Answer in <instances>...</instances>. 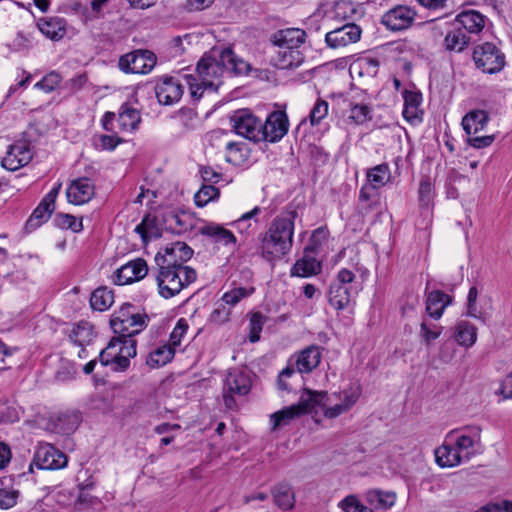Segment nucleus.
<instances>
[{"label": "nucleus", "instance_id": "f257e3e1", "mask_svg": "<svg viewBox=\"0 0 512 512\" xmlns=\"http://www.w3.org/2000/svg\"><path fill=\"white\" fill-rule=\"evenodd\" d=\"M247 67V63L236 59L234 52L228 48L221 51L219 59L211 54H205L197 64V76H185L191 97L194 100H199L205 92L217 91L222 84L221 78L225 70L240 74Z\"/></svg>", "mask_w": 512, "mask_h": 512}, {"label": "nucleus", "instance_id": "f03ea898", "mask_svg": "<svg viewBox=\"0 0 512 512\" xmlns=\"http://www.w3.org/2000/svg\"><path fill=\"white\" fill-rule=\"evenodd\" d=\"M294 210L284 211L270 223L267 231L261 235L260 254L269 261L280 260L289 254L293 247L295 219Z\"/></svg>", "mask_w": 512, "mask_h": 512}, {"label": "nucleus", "instance_id": "7ed1b4c3", "mask_svg": "<svg viewBox=\"0 0 512 512\" xmlns=\"http://www.w3.org/2000/svg\"><path fill=\"white\" fill-rule=\"evenodd\" d=\"M157 265L159 267L156 275L158 292L165 299L179 294L196 280V271L189 266H168L162 263Z\"/></svg>", "mask_w": 512, "mask_h": 512}, {"label": "nucleus", "instance_id": "20e7f679", "mask_svg": "<svg viewBox=\"0 0 512 512\" xmlns=\"http://www.w3.org/2000/svg\"><path fill=\"white\" fill-rule=\"evenodd\" d=\"M148 320L147 314L141 313L135 306L125 303L115 312L110 320V325L115 334L134 336L147 326Z\"/></svg>", "mask_w": 512, "mask_h": 512}, {"label": "nucleus", "instance_id": "39448f33", "mask_svg": "<svg viewBox=\"0 0 512 512\" xmlns=\"http://www.w3.org/2000/svg\"><path fill=\"white\" fill-rule=\"evenodd\" d=\"M251 389V379L248 374L238 369L227 372L223 384V400L228 409H234L236 402L234 395L244 396Z\"/></svg>", "mask_w": 512, "mask_h": 512}, {"label": "nucleus", "instance_id": "423d86ee", "mask_svg": "<svg viewBox=\"0 0 512 512\" xmlns=\"http://www.w3.org/2000/svg\"><path fill=\"white\" fill-rule=\"evenodd\" d=\"M121 132H134L141 122L139 110L124 103L121 105L118 116L113 112H106L102 119L103 128L107 131H114V121Z\"/></svg>", "mask_w": 512, "mask_h": 512}, {"label": "nucleus", "instance_id": "0eeeda50", "mask_svg": "<svg viewBox=\"0 0 512 512\" xmlns=\"http://www.w3.org/2000/svg\"><path fill=\"white\" fill-rule=\"evenodd\" d=\"M355 275L348 269H341L330 285L328 300L337 310H343L348 306L351 300V291L349 285L353 282Z\"/></svg>", "mask_w": 512, "mask_h": 512}, {"label": "nucleus", "instance_id": "6e6552de", "mask_svg": "<svg viewBox=\"0 0 512 512\" xmlns=\"http://www.w3.org/2000/svg\"><path fill=\"white\" fill-rule=\"evenodd\" d=\"M155 64V54L142 49L122 55L119 59V68L125 73L148 74Z\"/></svg>", "mask_w": 512, "mask_h": 512}, {"label": "nucleus", "instance_id": "1a4fd4ad", "mask_svg": "<svg viewBox=\"0 0 512 512\" xmlns=\"http://www.w3.org/2000/svg\"><path fill=\"white\" fill-rule=\"evenodd\" d=\"M230 123L236 134L248 140L260 142L261 120L249 110L235 111L230 116Z\"/></svg>", "mask_w": 512, "mask_h": 512}, {"label": "nucleus", "instance_id": "9d476101", "mask_svg": "<svg viewBox=\"0 0 512 512\" xmlns=\"http://www.w3.org/2000/svg\"><path fill=\"white\" fill-rule=\"evenodd\" d=\"M289 121L284 111H274L268 115L265 122H261L260 141L278 142L288 132Z\"/></svg>", "mask_w": 512, "mask_h": 512}, {"label": "nucleus", "instance_id": "9b49d317", "mask_svg": "<svg viewBox=\"0 0 512 512\" xmlns=\"http://www.w3.org/2000/svg\"><path fill=\"white\" fill-rule=\"evenodd\" d=\"M33 464L43 470H57L67 465V456L51 444L42 443L36 448Z\"/></svg>", "mask_w": 512, "mask_h": 512}, {"label": "nucleus", "instance_id": "f8f14e48", "mask_svg": "<svg viewBox=\"0 0 512 512\" xmlns=\"http://www.w3.org/2000/svg\"><path fill=\"white\" fill-rule=\"evenodd\" d=\"M362 30L354 23H347L336 28L325 35V43L330 49H341L350 44L358 42L361 38Z\"/></svg>", "mask_w": 512, "mask_h": 512}, {"label": "nucleus", "instance_id": "ddd939ff", "mask_svg": "<svg viewBox=\"0 0 512 512\" xmlns=\"http://www.w3.org/2000/svg\"><path fill=\"white\" fill-rule=\"evenodd\" d=\"M193 255V250L184 242H174L167 245L163 249V253L158 252L155 261L156 263H162L168 266H185Z\"/></svg>", "mask_w": 512, "mask_h": 512}, {"label": "nucleus", "instance_id": "4468645a", "mask_svg": "<svg viewBox=\"0 0 512 512\" xmlns=\"http://www.w3.org/2000/svg\"><path fill=\"white\" fill-rule=\"evenodd\" d=\"M148 267L143 259L132 260L120 268L113 274V282L117 285H127L135 281H139L147 275Z\"/></svg>", "mask_w": 512, "mask_h": 512}, {"label": "nucleus", "instance_id": "2eb2a0df", "mask_svg": "<svg viewBox=\"0 0 512 512\" xmlns=\"http://www.w3.org/2000/svg\"><path fill=\"white\" fill-rule=\"evenodd\" d=\"M449 439L456 446L457 451L465 462H468L476 454L475 444L478 439V431L463 429L452 430L448 433Z\"/></svg>", "mask_w": 512, "mask_h": 512}, {"label": "nucleus", "instance_id": "dca6fc26", "mask_svg": "<svg viewBox=\"0 0 512 512\" xmlns=\"http://www.w3.org/2000/svg\"><path fill=\"white\" fill-rule=\"evenodd\" d=\"M33 154L29 145L25 142H18L9 146V149L2 159V166L10 171H16L27 165L32 160Z\"/></svg>", "mask_w": 512, "mask_h": 512}, {"label": "nucleus", "instance_id": "f3484780", "mask_svg": "<svg viewBox=\"0 0 512 512\" xmlns=\"http://www.w3.org/2000/svg\"><path fill=\"white\" fill-rule=\"evenodd\" d=\"M95 194V185L90 178L80 177L73 180L66 191L67 199L75 205L89 202Z\"/></svg>", "mask_w": 512, "mask_h": 512}, {"label": "nucleus", "instance_id": "a211bd4d", "mask_svg": "<svg viewBox=\"0 0 512 512\" xmlns=\"http://www.w3.org/2000/svg\"><path fill=\"white\" fill-rule=\"evenodd\" d=\"M506 65L505 54L495 43H482V73L496 74Z\"/></svg>", "mask_w": 512, "mask_h": 512}, {"label": "nucleus", "instance_id": "6ab92c4d", "mask_svg": "<svg viewBox=\"0 0 512 512\" xmlns=\"http://www.w3.org/2000/svg\"><path fill=\"white\" fill-rule=\"evenodd\" d=\"M415 12L406 6H398L386 12L382 23L392 31H400L410 27L414 21Z\"/></svg>", "mask_w": 512, "mask_h": 512}, {"label": "nucleus", "instance_id": "aec40b11", "mask_svg": "<svg viewBox=\"0 0 512 512\" xmlns=\"http://www.w3.org/2000/svg\"><path fill=\"white\" fill-rule=\"evenodd\" d=\"M155 93L160 104L172 105L181 99L183 86L177 79L167 77L156 84Z\"/></svg>", "mask_w": 512, "mask_h": 512}, {"label": "nucleus", "instance_id": "412c9836", "mask_svg": "<svg viewBox=\"0 0 512 512\" xmlns=\"http://www.w3.org/2000/svg\"><path fill=\"white\" fill-rule=\"evenodd\" d=\"M434 454L436 463L442 468H453L465 463L448 434L443 444L435 449Z\"/></svg>", "mask_w": 512, "mask_h": 512}, {"label": "nucleus", "instance_id": "4be33fe9", "mask_svg": "<svg viewBox=\"0 0 512 512\" xmlns=\"http://www.w3.org/2000/svg\"><path fill=\"white\" fill-rule=\"evenodd\" d=\"M361 392L362 390L359 385L351 386L349 389L344 390L341 393V403L325 408L324 416L329 419H334L346 413L356 404Z\"/></svg>", "mask_w": 512, "mask_h": 512}, {"label": "nucleus", "instance_id": "5701e85b", "mask_svg": "<svg viewBox=\"0 0 512 512\" xmlns=\"http://www.w3.org/2000/svg\"><path fill=\"white\" fill-rule=\"evenodd\" d=\"M404 108L403 117L411 124H417L422 121V111L420 105L422 95L418 91L404 90L403 92Z\"/></svg>", "mask_w": 512, "mask_h": 512}, {"label": "nucleus", "instance_id": "b1692460", "mask_svg": "<svg viewBox=\"0 0 512 512\" xmlns=\"http://www.w3.org/2000/svg\"><path fill=\"white\" fill-rule=\"evenodd\" d=\"M306 33L299 28H287L274 34V44L278 48L298 49L305 41Z\"/></svg>", "mask_w": 512, "mask_h": 512}, {"label": "nucleus", "instance_id": "393cba45", "mask_svg": "<svg viewBox=\"0 0 512 512\" xmlns=\"http://www.w3.org/2000/svg\"><path fill=\"white\" fill-rule=\"evenodd\" d=\"M82 418L78 411H65L51 417L54 430L57 433L70 434L79 426Z\"/></svg>", "mask_w": 512, "mask_h": 512}, {"label": "nucleus", "instance_id": "a878e982", "mask_svg": "<svg viewBox=\"0 0 512 512\" xmlns=\"http://www.w3.org/2000/svg\"><path fill=\"white\" fill-rule=\"evenodd\" d=\"M329 401L326 392L304 389L296 406L299 407L302 415L310 413L316 407H324Z\"/></svg>", "mask_w": 512, "mask_h": 512}, {"label": "nucleus", "instance_id": "bb28decb", "mask_svg": "<svg viewBox=\"0 0 512 512\" xmlns=\"http://www.w3.org/2000/svg\"><path fill=\"white\" fill-rule=\"evenodd\" d=\"M304 62V56L299 49L278 48L273 64L279 69L297 68Z\"/></svg>", "mask_w": 512, "mask_h": 512}, {"label": "nucleus", "instance_id": "cd10ccee", "mask_svg": "<svg viewBox=\"0 0 512 512\" xmlns=\"http://www.w3.org/2000/svg\"><path fill=\"white\" fill-rule=\"evenodd\" d=\"M321 360V352L317 346L302 350L295 360V367L300 373H309L315 369Z\"/></svg>", "mask_w": 512, "mask_h": 512}, {"label": "nucleus", "instance_id": "c85d7f7f", "mask_svg": "<svg viewBox=\"0 0 512 512\" xmlns=\"http://www.w3.org/2000/svg\"><path fill=\"white\" fill-rule=\"evenodd\" d=\"M262 209L259 206H255L252 210L242 214L238 219L231 222L238 233L249 236L253 234L259 223V215Z\"/></svg>", "mask_w": 512, "mask_h": 512}, {"label": "nucleus", "instance_id": "c756f323", "mask_svg": "<svg viewBox=\"0 0 512 512\" xmlns=\"http://www.w3.org/2000/svg\"><path fill=\"white\" fill-rule=\"evenodd\" d=\"M37 26L41 33L52 40H59L66 33V21L60 17L42 18Z\"/></svg>", "mask_w": 512, "mask_h": 512}, {"label": "nucleus", "instance_id": "7c9ffc66", "mask_svg": "<svg viewBox=\"0 0 512 512\" xmlns=\"http://www.w3.org/2000/svg\"><path fill=\"white\" fill-rule=\"evenodd\" d=\"M68 336L76 346H88L95 337L93 325L87 321H80L73 325Z\"/></svg>", "mask_w": 512, "mask_h": 512}, {"label": "nucleus", "instance_id": "2f4dec72", "mask_svg": "<svg viewBox=\"0 0 512 512\" xmlns=\"http://www.w3.org/2000/svg\"><path fill=\"white\" fill-rule=\"evenodd\" d=\"M200 233L223 245L235 244L237 241L232 231L217 223H208L202 226Z\"/></svg>", "mask_w": 512, "mask_h": 512}, {"label": "nucleus", "instance_id": "473e14b6", "mask_svg": "<svg viewBox=\"0 0 512 512\" xmlns=\"http://www.w3.org/2000/svg\"><path fill=\"white\" fill-rule=\"evenodd\" d=\"M479 110L468 112L462 119L461 125L466 134L467 142L474 148H480V137L477 136L480 120Z\"/></svg>", "mask_w": 512, "mask_h": 512}, {"label": "nucleus", "instance_id": "72a5a7b5", "mask_svg": "<svg viewBox=\"0 0 512 512\" xmlns=\"http://www.w3.org/2000/svg\"><path fill=\"white\" fill-rule=\"evenodd\" d=\"M451 298L440 290L432 291L426 300L427 313L434 319H439L444 309L450 304Z\"/></svg>", "mask_w": 512, "mask_h": 512}, {"label": "nucleus", "instance_id": "f704fd0d", "mask_svg": "<svg viewBox=\"0 0 512 512\" xmlns=\"http://www.w3.org/2000/svg\"><path fill=\"white\" fill-rule=\"evenodd\" d=\"M321 271V264L314 257L304 255L296 261L291 269V275L297 277H310Z\"/></svg>", "mask_w": 512, "mask_h": 512}, {"label": "nucleus", "instance_id": "c9c22d12", "mask_svg": "<svg viewBox=\"0 0 512 512\" xmlns=\"http://www.w3.org/2000/svg\"><path fill=\"white\" fill-rule=\"evenodd\" d=\"M174 355L175 349L168 344H163L148 354L146 363L150 368H158L169 363Z\"/></svg>", "mask_w": 512, "mask_h": 512}, {"label": "nucleus", "instance_id": "e433bc0d", "mask_svg": "<svg viewBox=\"0 0 512 512\" xmlns=\"http://www.w3.org/2000/svg\"><path fill=\"white\" fill-rule=\"evenodd\" d=\"M144 242L161 237V228L159 227L157 218L151 214H147L135 228Z\"/></svg>", "mask_w": 512, "mask_h": 512}, {"label": "nucleus", "instance_id": "4c0bfd02", "mask_svg": "<svg viewBox=\"0 0 512 512\" xmlns=\"http://www.w3.org/2000/svg\"><path fill=\"white\" fill-rule=\"evenodd\" d=\"M368 184L377 189L385 186L391 180V171L387 163H381L367 170Z\"/></svg>", "mask_w": 512, "mask_h": 512}, {"label": "nucleus", "instance_id": "58836bf2", "mask_svg": "<svg viewBox=\"0 0 512 512\" xmlns=\"http://www.w3.org/2000/svg\"><path fill=\"white\" fill-rule=\"evenodd\" d=\"M114 303V293L107 287H99L95 289L90 297V305L92 309L97 311H106Z\"/></svg>", "mask_w": 512, "mask_h": 512}, {"label": "nucleus", "instance_id": "ea45409f", "mask_svg": "<svg viewBox=\"0 0 512 512\" xmlns=\"http://www.w3.org/2000/svg\"><path fill=\"white\" fill-rule=\"evenodd\" d=\"M275 504L283 509L289 510L294 506L295 497L290 485L280 483L272 490Z\"/></svg>", "mask_w": 512, "mask_h": 512}, {"label": "nucleus", "instance_id": "a19ab883", "mask_svg": "<svg viewBox=\"0 0 512 512\" xmlns=\"http://www.w3.org/2000/svg\"><path fill=\"white\" fill-rule=\"evenodd\" d=\"M367 501L375 509L387 510L394 506L396 502V494L394 492L373 490L368 492Z\"/></svg>", "mask_w": 512, "mask_h": 512}, {"label": "nucleus", "instance_id": "79ce46f5", "mask_svg": "<svg viewBox=\"0 0 512 512\" xmlns=\"http://www.w3.org/2000/svg\"><path fill=\"white\" fill-rule=\"evenodd\" d=\"M121 357L119 358V371L126 370L130 365V359L136 356V341L133 336L119 335Z\"/></svg>", "mask_w": 512, "mask_h": 512}, {"label": "nucleus", "instance_id": "37998d69", "mask_svg": "<svg viewBox=\"0 0 512 512\" xmlns=\"http://www.w3.org/2000/svg\"><path fill=\"white\" fill-rule=\"evenodd\" d=\"M302 413L298 406L295 404L286 407L280 411L273 413L270 416L272 422V429L276 430L279 427L288 425L292 420L301 416Z\"/></svg>", "mask_w": 512, "mask_h": 512}, {"label": "nucleus", "instance_id": "c03bdc74", "mask_svg": "<svg viewBox=\"0 0 512 512\" xmlns=\"http://www.w3.org/2000/svg\"><path fill=\"white\" fill-rule=\"evenodd\" d=\"M455 339L462 346H471L476 342L477 328L466 321H460L456 326Z\"/></svg>", "mask_w": 512, "mask_h": 512}, {"label": "nucleus", "instance_id": "a18cd8bd", "mask_svg": "<svg viewBox=\"0 0 512 512\" xmlns=\"http://www.w3.org/2000/svg\"><path fill=\"white\" fill-rule=\"evenodd\" d=\"M54 209L53 206L42 200L28 219L27 226L33 228L40 226L50 218Z\"/></svg>", "mask_w": 512, "mask_h": 512}, {"label": "nucleus", "instance_id": "49530a36", "mask_svg": "<svg viewBox=\"0 0 512 512\" xmlns=\"http://www.w3.org/2000/svg\"><path fill=\"white\" fill-rule=\"evenodd\" d=\"M457 21L470 33L480 32V13L474 10L463 11Z\"/></svg>", "mask_w": 512, "mask_h": 512}, {"label": "nucleus", "instance_id": "de8ad7c7", "mask_svg": "<svg viewBox=\"0 0 512 512\" xmlns=\"http://www.w3.org/2000/svg\"><path fill=\"white\" fill-rule=\"evenodd\" d=\"M467 44L466 36L459 29L448 32L444 39V46L448 51L461 52Z\"/></svg>", "mask_w": 512, "mask_h": 512}, {"label": "nucleus", "instance_id": "09e8293b", "mask_svg": "<svg viewBox=\"0 0 512 512\" xmlns=\"http://www.w3.org/2000/svg\"><path fill=\"white\" fill-rule=\"evenodd\" d=\"M184 217V214L180 215L174 211H169L164 216L166 228L177 234L186 231L187 223Z\"/></svg>", "mask_w": 512, "mask_h": 512}, {"label": "nucleus", "instance_id": "8fccbe9b", "mask_svg": "<svg viewBox=\"0 0 512 512\" xmlns=\"http://www.w3.org/2000/svg\"><path fill=\"white\" fill-rule=\"evenodd\" d=\"M254 288H245V287H237L234 288L222 296V301L225 305H229L231 307L237 305L242 299L253 294Z\"/></svg>", "mask_w": 512, "mask_h": 512}, {"label": "nucleus", "instance_id": "3c124183", "mask_svg": "<svg viewBox=\"0 0 512 512\" xmlns=\"http://www.w3.org/2000/svg\"><path fill=\"white\" fill-rule=\"evenodd\" d=\"M219 196V190L212 185H203L195 194L194 201L198 207H204Z\"/></svg>", "mask_w": 512, "mask_h": 512}, {"label": "nucleus", "instance_id": "603ef678", "mask_svg": "<svg viewBox=\"0 0 512 512\" xmlns=\"http://www.w3.org/2000/svg\"><path fill=\"white\" fill-rule=\"evenodd\" d=\"M371 109L366 104H355L350 108L348 120L354 124H363L371 119Z\"/></svg>", "mask_w": 512, "mask_h": 512}, {"label": "nucleus", "instance_id": "864d4df0", "mask_svg": "<svg viewBox=\"0 0 512 512\" xmlns=\"http://www.w3.org/2000/svg\"><path fill=\"white\" fill-rule=\"evenodd\" d=\"M266 321L265 316L260 312H254L250 317V333L249 340L252 343L257 342L260 339V333L262 331L263 325Z\"/></svg>", "mask_w": 512, "mask_h": 512}, {"label": "nucleus", "instance_id": "5fc2aeb1", "mask_svg": "<svg viewBox=\"0 0 512 512\" xmlns=\"http://www.w3.org/2000/svg\"><path fill=\"white\" fill-rule=\"evenodd\" d=\"M20 492L14 488H0V509H10L17 504Z\"/></svg>", "mask_w": 512, "mask_h": 512}, {"label": "nucleus", "instance_id": "6e6d98bb", "mask_svg": "<svg viewBox=\"0 0 512 512\" xmlns=\"http://www.w3.org/2000/svg\"><path fill=\"white\" fill-rule=\"evenodd\" d=\"M62 77L57 72H50L35 84V88L41 89L46 93H50L56 89L61 83Z\"/></svg>", "mask_w": 512, "mask_h": 512}, {"label": "nucleus", "instance_id": "4d7b16f0", "mask_svg": "<svg viewBox=\"0 0 512 512\" xmlns=\"http://www.w3.org/2000/svg\"><path fill=\"white\" fill-rule=\"evenodd\" d=\"M339 507L344 512H373L371 508L361 504L358 498L354 495L345 497L342 501H340Z\"/></svg>", "mask_w": 512, "mask_h": 512}, {"label": "nucleus", "instance_id": "13d9d810", "mask_svg": "<svg viewBox=\"0 0 512 512\" xmlns=\"http://www.w3.org/2000/svg\"><path fill=\"white\" fill-rule=\"evenodd\" d=\"M189 328L188 322L186 319L181 318L177 321L174 329L170 334V346L174 349L179 346L182 342L183 337L187 333Z\"/></svg>", "mask_w": 512, "mask_h": 512}, {"label": "nucleus", "instance_id": "bf43d9fd", "mask_svg": "<svg viewBox=\"0 0 512 512\" xmlns=\"http://www.w3.org/2000/svg\"><path fill=\"white\" fill-rule=\"evenodd\" d=\"M328 114V103L325 100L319 99L314 104L309 114V120L311 125H317L324 119Z\"/></svg>", "mask_w": 512, "mask_h": 512}, {"label": "nucleus", "instance_id": "052dcab7", "mask_svg": "<svg viewBox=\"0 0 512 512\" xmlns=\"http://www.w3.org/2000/svg\"><path fill=\"white\" fill-rule=\"evenodd\" d=\"M57 224L61 228L70 229L73 232H80L83 228L82 222L69 214H60L57 216Z\"/></svg>", "mask_w": 512, "mask_h": 512}, {"label": "nucleus", "instance_id": "680f3d73", "mask_svg": "<svg viewBox=\"0 0 512 512\" xmlns=\"http://www.w3.org/2000/svg\"><path fill=\"white\" fill-rule=\"evenodd\" d=\"M355 11L353 4L345 0L337 1L334 5L335 17L341 20L351 18Z\"/></svg>", "mask_w": 512, "mask_h": 512}, {"label": "nucleus", "instance_id": "e2e57ef3", "mask_svg": "<svg viewBox=\"0 0 512 512\" xmlns=\"http://www.w3.org/2000/svg\"><path fill=\"white\" fill-rule=\"evenodd\" d=\"M419 200L423 205H429L433 197V185L429 177H425L420 181Z\"/></svg>", "mask_w": 512, "mask_h": 512}, {"label": "nucleus", "instance_id": "0e129e2a", "mask_svg": "<svg viewBox=\"0 0 512 512\" xmlns=\"http://www.w3.org/2000/svg\"><path fill=\"white\" fill-rule=\"evenodd\" d=\"M225 159L231 164L238 165L242 160L241 145L233 141L228 142Z\"/></svg>", "mask_w": 512, "mask_h": 512}, {"label": "nucleus", "instance_id": "69168bd1", "mask_svg": "<svg viewBox=\"0 0 512 512\" xmlns=\"http://www.w3.org/2000/svg\"><path fill=\"white\" fill-rule=\"evenodd\" d=\"M377 188L372 187V185L367 184L364 185L359 192V201L363 204L364 209H371L372 208V198L375 197V191Z\"/></svg>", "mask_w": 512, "mask_h": 512}, {"label": "nucleus", "instance_id": "338daca9", "mask_svg": "<svg viewBox=\"0 0 512 512\" xmlns=\"http://www.w3.org/2000/svg\"><path fill=\"white\" fill-rule=\"evenodd\" d=\"M512 512V499L488 503L482 506V512Z\"/></svg>", "mask_w": 512, "mask_h": 512}, {"label": "nucleus", "instance_id": "774afa93", "mask_svg": "<svg viewBox=\"0 0 512 512\" xmlns=\"http://www.w3.org/2000/svg\"><path fill=\"white\" fill-rule=\"evenodd\" d=\"M231 311L225 305L218 307L213 310L210 316V320L215 324H223L229 321Z\"/></svg>", "mask_w": 512, "mask_h": 512}]
</instances>
